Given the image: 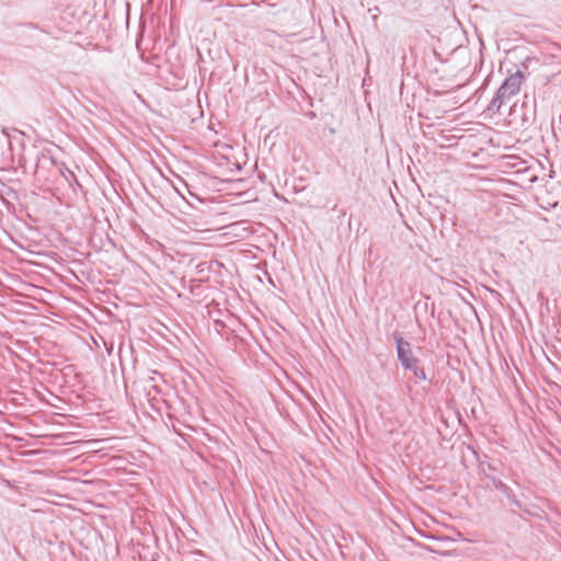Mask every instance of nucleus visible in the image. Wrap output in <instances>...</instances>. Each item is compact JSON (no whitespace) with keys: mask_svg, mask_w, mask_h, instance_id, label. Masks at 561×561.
Instances as JSON below:
<instances>
[{"mask_svg":"<svg viewBox=\"0 0 561 561\" xmlns=\"http://www.w3.org/2000/svg\"><path fill=\"white\" fill-rule=\"evenodd\" d=\"M393 339L397 346V356L402 367L407 370L416 368L420 359L413 355L410 342L404 340L399 333H393Z\"/></svg>","mask_w":561,"mask_h":561,"instance_id":"f03ea898","label":"nucleus"},{"mask_svg":"<svg viewBox=\"0 0 561 561\" xmlns=\"http://www.w3.org/2000/svg\"><path fill=\"white\" fill-rule=\"evenodd\" d=\"M410 371L414 375V377L417 380H426L427 376L425 370L420 366V364L416 366V368L410 369Z\"/></svg>","mask_w":561,"mask_h":561,"instance_id":"39448f33","label":"nucleus"},{"mask_svg":"<svg viewBox=\"0 0 561 561\" xmlns=\"http://www.w3.org/2000/svg\"><path fill=\"white\" fill-rule=\"evenodd\" d=\"M524 79L525 75L519 69H517L514 73H511L497 89L495 95L488 106V111L492 113L500 112L503 103L519 92Z\"/></svg>","mask_w":561,"mask_h":561,"instance_id":"f257e3e1","label":"nucleus"},{"mask_svg":"<svg viewBox=\"0 0 561 561\" xmlns=\"http://www.w3.org/2000/svg\"><path fill=\"white\" fill-rule=\"evenodd\" d=\"M492 484L494 488H496L497 490H501L506 495V497L510 500L512 505H514L517 508H522L520 501L517 500L514 492L505 483H503L501 480L496 479L495 477H492Z\"/></svg>","mask_w":561,"mask_h":561,"instance_id":"7ed1b4c3","label":"nucleus"},{"mask_svg":"<svg viewBox=\"0 0 561 561\" xmlns=\"http://www.w3.org/2000/svg\"><path fill=\"white\" fill-rule=\"evenodd\" d=\"M496 470V468L492 463L481 465V472L485 476V478L490 479L492 481V477H494L493 472Z\"/></svg>","mask_w":561,"mask_h":561,"instance_id":"20e7f679","label":"nucleus"}]
</instances>
